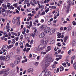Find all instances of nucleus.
<instances>
[{
  "instance_id": "1",
  "label": "nucleus",
  "mask_w": 76,
  "mask_h": 76,
  "mask_svg": "<svg viewBox=\"0 0 76 76\" xmlns=\"http://www.w3.org/2000/svg\"><path fill=\"white\" fill-rule=\"evenodd\" d=\"M40 42L42 44L40 45L38 48L39 51L43 50L44 48H45L46 47L48 41L47 40L45 41L44 40L42 39L40 41Z\"/></svg>"
},
{
  "instance_id": "2",
  "label": "nucleus",
  "mask_w": 76,
  "mask_h": 76,
  "mask_svg": "<svg viewBox=\"0 0 76 76\" xmlns=\"http://www.w3.org/2000/svg\"><path fill=\"white\" fill-rule=\"evenodd\" d=\"M46 62L45 63V69H47L50 65V61H49L48 60L46 59Z\"/></svg>"
},
{
  "instance_id": "3",
  "label": "nucleus",
  "mask_w": 76,
  "mask_h": 76,
  "mask_svg": "<svg viewBox=\"0 0 76 76\" xmlns=\"http://www.w3.org/2000/svg\"><path fill=\"white\" fill-rule=\"evenodd\" d=\"M56 31V28H51L49 34V35H53L54 32H55V31Z\"/></svg>"
},
{
  "instance_id": "4",
  "label": "nucleus",
  "mask_w": 76,
  "mask_h": 76,
  "mask_svg": "<svg viewBox=\"0 0 76 76\" xmlns=\"http://www.w3.org/2000/svg\"><path fill=\"white\" fill-rule=\"evenodd\" d=\"M53 57V56L51 54H48L46 58V60H48L49 61H51V59H52V58Z\"/></svg>"
},
{
  "instance_id": "5",
  "label": "nucleus",
  "mask_w": 76,
  "mask_h": 76,
  "mask_svg": "<svg viewBox=\"0 0 76 76\" xmlns=\"http://www.w3.org/2000/svg\"><path fill=\"white\" fill-rule=\"evenodd\" d=\"M9 69H7L4 71L3 72L4 76H7L9 74Z\"/></svg>"
},
{
  "instance_id": "6",
  "label": "nucleus",
  "mask_w": 76,
  "mask_h": 76,
  "mask_svg": "<svg viewBox=\"0 0 76 76\" xmlns=\"http://www.w3.org/2000/svg\"><path fill=\"white\" fill-rule=\"evenodd\" d=\"M20 62V59L18 57L14 61L15 64H18Z\"/></svg>"
},
{
  "instance_id": "7",
  "label": "nucleus",
  "mask_w": 76,
  "mask_h": 76,
  "mask_svg": "<svg viewBox=\"0 0 76 76\" xmlns=\"http://www.w3.org/2000/svg\"><path fill=\"white\" fill-rule=\"evenodd\" d=\"M45 33L43 32L41 33L39 35V37L40 38H43L44 37H45Z\"/></svg>"
},
{
  "instance_id": "8",
  "label": "nucleus",
  "mask_w": 76,
  "mask_h": 76,
  "mask_svg": "<svg viewBox=\"0 0 76 76\" xmlns=\"http://www.w3.org/2000/svg\"><path fill=\"white\" fill-rule=\"evenodd\" d=\"M50 28L49 27H48L46 29L44 30V31L46 34H48V33H49V31H50Z\"/></svg>"
},
{
  "instance_id": "9",
  "label": "nucleus",
  "mask_w": 76,
  "mask_h": 76,
  "mask_svg": "<svg viewBox=\"0 0 76 76\" xmlns=\"http://www.w3.org/2000/svg\"><path fill=\"white\" fill-rule=\"evenodd\" d=\"M23 58L24 59V60H23L22 61V63H25V62H26V61H28V59L26 58V56H24L23 57Z\"/></svg>"
},
{
  "instance_id": "10",
  "label": "nucleus",
  "mask_w": 76,
  "mask_h": 76,
  "mask_svg": "<svg viewBox=\"0 0 76 76\" xmlns=\"http://www.w3.org/2000/svg\"><path fill=\"white\" fill-rule=\"evenodd\" d=\"M24 37H25L26 39H29V38H31V35H27V34H25Z\"/></svg>"
},
{
  "instance_id": "11",
  "label": "nucleus",
  "mask_w": 76,
  "mask_h": 76,
  "mask_svg": "<svg viewBox=\"0 0 76 76\" xmlns=\"http://www.w3.org/2000/svg\"><path fill=\"white\" fill-rule=\"evenodd\" d=\"M50 74V71H47L45 72L44 75L45 76H48V75H49Z\"/></svg>"
},
{
  "instance_id": "12",
  "label": "nucleus",
  "mask_w": 76,
  "mask_h": 76,
  "mask_svg": "<svg viewBox=\"0 0 76 76\" xmlns=\"http://www.w3.org/2000/svg\"><path fill=\"white\" fill-rule=\"evenodd\" d=\"M50 50H51V46H49L47 47V50L46 51L47 53H48V52L49 51H50Z\"/></svg>"
},
{
  "instance_id": "13",
  "label": "nucleus",
  "mask_w": 76,
  "mask_h": 76,
  "mask_svg": "<svg viewBox=\"0 0 76 76\" xmlns=\"http://www.w3.org/2000/svg\"><path fill=\"white\" fill-rule=\"evenodd\" d=\"M72 46H75L76 45V40H73V42L72 43Z\"/></svg>"
},
{
  "instance_id": "14",
  "label": "nucleus",
  "mask_w": 76,
  "mask_h": 76,
  "mask_svg": "<svg viewBox=\"0 0 76 76\" xmlns=\"http://www.w3.org/2000/svg\"><path fill=\"white\" fill-rule=\"evenodd\" d=\"M10 59V57L9 56V55L7 56L5 58V61H9Z\"/></svg>"
},
{
  "instance_id": "15",
  "label": "nucleus",
  "mask_w": 76,
  "mask_h": 76,
  "mask_svg": "<svg viewBox=\"0 0 76 76\" xmlns=\"http://www.w3.org/2000/svg\"><path fill=\"white\" fill-rule=\"evenodd\" d=\"M8 48V47L7 45H5L2 47V49L3 50H6V49H7V48Z\"/></svg>"
},
{
  "instance_id": "16",
  "label": "nucleus",
  "mask_w": 76,
  "mask_h": 76,
  "mask_svg": "<svg viewBox=\"0 0 76 76\" xmlns=\"http://www.w3.org/2000/svg\"><path fill=\"white\" fill-rule=\"evenodd\" d=\"M10 66L11 67L13 68V67H15V64L13 63H10Z\"/></svg>"
},
{
  "instance_id": "17",
  "label": "nucleus",
  "mask_w": 76,
  "mask_h": 76,
  "mask_svg": "<svg viewBox=\"0 0 76 76\" xmlns=\"http://www.w3.org/2000/svg\"><path fill=\"white\" fill-rule=\"evenodd\" d=\"M20 48H17L16 50V52L17 53H20Z\"/></svg>"
},
{
  "instance_id": "18",
  "label": "nucleus",
  "mask_w": 76,
  "mask_h": 76,
  "mask_svg": "<svg viewBox=\"0 0 76 76\" xmlns=\"http://www.w3.org/2000/svg\"><path fill=\"white\" fill-rule=\"evenodd\" d=\"M59 68H58L57 69H55L54 72L55 73H58V72H59Z\"/></svg>"
},
{
  "instance_id": "19",
  "label": "nucleus",
  "mask_w": 76,
  "mask_h": 76,
  "mask_svg": "<svg viewBox=\"0 0 76 76\" xmlns=\"http://www.w3.org/2000/svg\"><path fill=\"white\" fill-rule=\"evenodd\" d=\"M6 28L7 29H8V30H7V32H9V31L10 29V27L8 26H7L6 27Z\"/></svg>"
},
{
  "instance_id": "20",
  "label": "nucleus",
  "mask_w": 76,
  "mask_h": 76,
  "mask_svg": "<svg viewBox=\"0 0 76 76\" xmlns=\"http://www.w3.org/2000/svg\"><path fill=\"white\" fill-rule=\"evenodd\" d=\"M28 71L29 73H30V72H33L34 69L32 68H30L29 69H28Z\"/></svg>"
},
{
  "instance_id": "21",
  "label": "nucleus",
  "mask_w": 76,
  "mask_h": 76,
  "mask_svg": "<svg viewBox=\"0 0 76 76\" xmlns=\"http://www.w3.org/2000/svg\"><path fill=\"white\" fill-rule=\"evenodd\" d=\"M5 59V57L3 56H1L0 57V60H4Z\"/></svg>"
},
{
  "instance_id": "22",
  "label": "nucleus",
  "mask_w": 76,
  "mask_h": 76,
  "mask_svg": "<svg viewBox=\"0 0 76 76\" xmlns=\"http://www.w3.org/2000/svg\"><path fill=\"white\" fill-rule=\"evenodd\" d=\"M39 6V9H44V6L42 5L41 6V4L38 5Z\"/></svg>"
},
{
  "instance_id": "23",
  "label": "nucleus",
  "mask_w": 76,
  "mask_h": 76,
  "mask_svg": "<svg viewBox=\"0 0 76 76\" xmlns=\"http://www.w3.org/2000/svg\"><path fill=\"white\" fill-rule=\"evenodd\" d=\"M67 37H64V42H66L67 40Z\"/></svg>"
},
{
  "instance_id": "24",
  "label": "nucleus",
  "mask_w": 76,
  "mask_h": 76,
  "mask_svg": "<svg viewBox=\"0 0 76 76\" xmlns=\"http://www.w3.org/2000/svg\"><path fill=\"white\" fill-rule=\"evenodd\" d=\"M16 22V19L15 18H13L12 20V23H13L15 24Z\"/></svg>"
},
{
  "instance_id": "25",
  "label": "nucleus",
  "mask_w": 76,
  "mask_h": 76,
  "mask_svg": "<svg viewBox=\"0 0 76 76\" xmlns=\"http://www.w3.org/2000/svg\"><path fill=\"white\" fill-rule=\"evenodd\" d=\"M34 51L37 52L38 51H39V50L38 49V48H35L34 49Z\"/></svg>"
},
{
  "instance_id": "26",
  "label": "nucleus",
  "mask_w": 76,
  "mask_h": 76,
  "mask_svg": "<svg viewBox=\"0 0 76 76\" xmlns=\"http://www.w3.org/2000/svg\"><path fill=\"white\" fill-rule=\"evenodd\" d=\"M73 67L76 70V63H75L73 65Z\"/></svg>"
},
{
  "instance_id": "27",
  "label": "nucleus",
  "mask_w": 76,
  "mask_h": 76,
  "mask_svg": "<svg viewBox=\"0 0 76 76\" xmlns=\"http://www.w3.org/2000/svg\"><path fill=\"white\" fill-rule=\"evenodd\" d=\"M17 22V25L18 26H19L20 25V21L19 20H18Z\"/></svg>"
},
{
  "instance_id": "28",
  "label": "nucleus",
  "mask_w": 76,
  "mask_h": 76,
  "mask_svg": "<svg viewBox=\"0 0 76 76\" xmlns=\"http://www.w3.org/2000/svg\"><path fill=\"white\" fill-rule=\"evenodd\" d=\"M13 45H10L8 47V49H9V48H12V47H13Z\"/></svg>"
},
{
  "instance_id": "29",
  "label": "nucleus",
  "mask_w": 76,
  "mask_h": 76,
  "mask_svg": "<svg viewBox=\"0 0 76 76\" xmlns=\"http://www.w3.org/2000/svg\"><path fill=\"white\" fill-rule=\"evenodd\" d=\"M30 4L32 5V6H35V4H34L33 2H32V1H31L30 2Z\"/></svg>"
},
{
  "instance_id": "30",
  "label": "nucleus",
  "mask_w": 76,
  "mask_h": 76,
  "mask_svg": "<svg viewBox=\"0 0 76 76\" xmlns=\"http://www.w3.org/2000/svg\"><path fill=\"white\" fill-rule=\"evenodd\" d=\"M38 63H39L38 62H37L35 63L34 66H36V67L38 65Z\"/></svg>"
},
{
  "instance_id": "31",
  "label": "nucleus",
  "mask_w": 76,
  "mask_h": 76,
  "mask_svg": "<svg viewBox=\"0 0 76 76\" xmlns=\"http://www.w3.org/2000/svg\"><path fill=\"white\" fill-rule=\"evenodd\" d=\"M39 17V14H37V15H36L35 16H34V18H38Z\"/></svg>"
},
{
  "instance_id": "32",
  "label": "nucleus",
  "mask_w": 76,
  "mask_h": 76,
  "mask_svg": "<svg viewBox=\"0 0 76 76\" xmlns=\"http://www.w3.org/2000/svg\"><path fill=\"white\" fill-rule=\"evenodd\" d=\"M60 71H63L64 70V68L62 66L60 67Z\"/></svg>"
},
{
  "instance_id": "33",
  "label": "nucleus",
  "mask_w": 76,
  "mask_h": 76,
  "mask_svg": "<svg viewBox=\"0 0 76 76\" xmlns=\"http://www.w3.org/2000/svg\"><path fill=\"white\" fill-rule=\"evenodd\" d=\"M26 45L28 47H31V45H29V44L27 43L26 44Z\"/></svg>"
},
{
  "instance_id": "34",
  "label": "nucleus",
  "mask_w": 76,
  "mask_h": 76,
  "mask_svg": "<svg viewBox=\"0 0 76 76\" xmlns=\"http://www.w3.org/2000/svg\"><path fill=\"white\" fill-rule=\"evenodd\" d=\"M54 42H55L53 40L51 41L50 42V44H54Z\"/></svg>"
},
{
  "instance_id": "35",
  "label": "nucleus",
  "mask_w": 76,
  "mask_h": 76,
  "mask_svg": "<svg viewBox=\"0 0 76 76\" xmlns=\"http://www.w3.org/2000/svg\"><path fill=\"white\" fill-rule=\"evenodd\" d=\"M61 34L60 33H59V34H58L57 36H58V37L57 38H61Z\"/></svg>"
},
{
  "instance_id": "36",
  "label": "nucleus",
  "mask_w": 76,
  "mask_h": 76,
  "mask_svg": "<svg viewBox=\"0 0 76 76\" xmlns=\"http://www.w3.org/2000/svg\"><path fill=\"white\" fill-rule=\"evenodd\" d=\"M31 35L33 37V38H34V37H35V33H33L31 34Z\"/></svg>"
},
{
  "instance_id": "37",
  "label": "nucleus",
  "mask_w": 76,
  "mask_h": 76,
  "mask_svg": "<svg viewBox=\"0 0 76 76\" xmlns=\"http://www.w3.org/2000/svg\"><path fill=\"white\" fill-rule=\"evenodd\" d=\"M45 14V11H43L42 12V13L40 14V15H44Z\"/></svg>"
},
{
  "instance_id": "38",
  "label": "nucleus",
  "mask_w": 76,
  "mask_h": 76,
  "mask_svg": "<svg viewBox=\"0 0 76 76\" xmlns=\"http://www.w3.org/2000/svg\"><path fill=\"white\" fill-rule=\"evenodd\" d=\"M12 44H15V39H13L12 41Z\"/></svg>"
},
{
  "instance_id": "39",
  "label": "nucleus",
  "mask_w": 76,
  "mask_h": 76,
  "mask_svg": "<svg viewBox=\"0 0 76 76\" xmlns=\"http://www.w3.org/2000/svg\"><path fill=\"white\" fill-rule=\"evenodd\" d=\"M41 28L42 29H44V28H45V25H42L41 26Z\"/></svg>"
},
{
  "instance_id": "40",
  "label": "nucleus",
  "mask_w": 76,
  "mask_h": 76,
  "mask_svg": "<svg viewBox=\"0 0 76 76\" xmlns=\"http://www.w3.org/2000/svg\"><path fill=\"white\" fill-rule=\"evenodd\" d=\"M17 70L18 73H19V68L18 66L17 67Z\"/></svg>"
},
{
  "instance_id": "41",
  "label": "nucleus",
  "mask_w": 76,
  "mask_h": 76,
  "mask_svg": "<svg viewBox=\"0 0 76 76\" xmlns=\"http://www.w3.org/2000/svg\"><path fill=\"white\" fill-rule=\"evenodd\" d=\"M5 15L6 16H8V15H9V12H5Z\"/></svg>"
},
{
  "instance_id": "42",
  "label": "nucleus",
  "mask_w": 76,
  "mask_h": 76,
  "mask_svg": "<svg viewBox=\"0 0 76 76\" xmlns=\"http://www.w3.org/2000/svg\"><path fill=\"white\" fill-rule=\"evenodd\" d=\"M48 11H49V8H48L45 10V12L46 13H47V12H48Z\"/></svg>"
},
{
  "instance_id": "43",
  "label": "nucleus",
  "mask_w": 76,
  "mask_h": 76,
  "mask_svg": "<svg viewBox=\"0 0 76 76\" xmlns=\"http://www.w3.org/2000/svg\"><path fill=\"white\" fill-rule=\"evenodd\" d=\"M27 12H31V9H28L27 10Z\"/></svg>"
},
{
  "instance_id": "44",
  "label": "nucleus",
  "mask_w": 76,
  "mask_h": 76,
  "mask_svg": "<svg viewBox=\"0 0 76 76\" xmlns=\"http://www.w3.org/2000/svg\"><path fill=\"white\" fill-rule=\"evenodd\" d=\"M7 7H9L10 6V4L7 3Z\"/></svg>"
},
{
  "instance_id": "45",
  "label": "nucleus",
  "mask_w": 76,
  "mask_h": 76,
  "mask_svg": "<svg viewBox=\"0 0 76 76\" xmlns=\"http://www.w3.org/2000/svg\"><path fill=\"white\" fill-rule=\"evenodd\" d=\"M70 9H69V7H68V8L66 9V12L67 13H69V10Z\"/></svg>"
},
{
  "instance_id": "46",
  "label": "nucleus",
  "mask_w": 76,
  "mask_h": 76,
  "mask_svg": "<svg viewBox=\"0 0 76 76\" xmlns=\"http://www.w3.org/2000/svg\"><path fill=\"white\" fill-rule=\"evenodd\" d=\"M36 36H38V35H39V33H38V32H37L36 33H34Z\"/></svg>"
},
{
  "instance_id": "47",
  "label": "nucleus",
  "mask_w": 76,
  "mask_h": 76,
  "mask_svg": "<svg viewBox=\"0 0 76 76\" xmlns=\"http://www.w3.org/2000/svg\"><path fill=\"white\" fill-rule=\"evenodd\" d=\"M71 60H74V59H75V56H73L72 57Z\"/></svg>"
},
{
  "instance_id": "48",
  "label": "nucleus",
  "mask_w": 76,
  "mask_h": 76,
  "mask_svg": "<svg viewBox=\"0 0 76 76\" xmlns=\"http://www.w3.org/2000/svg\"><path fill=\"white\" fill-rule=\"evenodd\" d=\"M66 63H64L62 64V65L64 66V67H66Z\"/></svg>"
},
{
  "instance_id": "49",
  "label": "nucleus",
  "mask_w": 76,
  "mask_h": 76,
  "mask_svg": "<svg viewBox=\"0 0 76 76\" xmlns=\"http://www.w3.org/2000/svg\"><path fill=\"white\" fill-rule=\"evenodd\" d=\"M1 12L2 13H4V12H5V10H4V8H2V9Z\"/></svg>"
},
{
  "instance_id": "50",
  "label": "nucleus",
  "mask_w": 76,
  "mask_h": 76,
  "mask_svg": "<svg viewBox=\"0 0 76 76\" xmlns=\"http://www.w3.org/2000/svg\"><path fill=\"white\" fill-rule=\"evenodd\" d=\"M68 54H69V55L71 54H72V52H71V50H69L68 52Z\"/></svg>"
},
{
  "instance_id": "51",
  "label": "nucleus",
  "mask_w": 76,
  "mask_h": 76,
  "mask_svg": "<svg viewBox=\"0 0 76 76\" xmlns=\"http://www.w3.org/2000/svg\"><path fill=\"white\" fill-rule=\"evenodd\" d=\"M63 34H64V33H62V35L61 36V38H64V35H63Z\"/></svg>"
},
{
  "instance_id": "52",
  "label": "nucleus",
  "mask_w": 76,
  "mask_h": 76,
  "mask_svg": "<svg viewBox=\"0 0 76 76\" xmlns=\"http://www.w3.org/2000/svg\"><path fill=\"white\" fill-rule=\"evenodd\" d=\"M52 67L53 68H56V65L55 64H53L52 66Z\"/></svg>"
},
{
  "instance_id": "53",
  "label": "nucleus",
  "mask_w": 76,
  "mask_h": 76,
  "mask_svg": "<svg viewBox=\"0 0 76 76\" xmlns=\"http://www.w3.org/2000/svg\"><path fill=\"white\" fill-rule=\"evenodd\" d=\"M33 3H34V4H37V1L35 0H33Z\"/></svg>"
},
{
  "instance_id": "54",
  "label": "nucleus",
  "mask_w": 76,
  "mask_h": 76,
  "mask_svg": "<svg viewBox=\"0 0 76 76\" xmlns=\"http://www.w3.org/2000/svg\"><path fill=\"white\" fill-rule=\"evenodd\" d=\"M76 22H75V21H73L72 22V23H73V25H76Z\"/></svg>"
},
{
  "instance_id": "55",
  "label": "nucleus",
  "mask_w": 76,
  "mask_h": 76,
  "mask_svg": "<svg viewBox=\"0 0 76 76\" xmlns=\"http://www.w3.org/2000/svg\"><path fill=\"white\" fill-rule=\"evenodd\" d=\"M33 42H34V41L33 40H31L30 42V44L31 45V44H33Z\"/></svg>"
},
{
  "instance_id": "56",
  "label": "nucleus",
  "mask_w": 76,
  "mask_h": 76,
  "mask_svg": "<svg viewBox=\"0 0 76 76\" xmlns=\"http://www.w3.org/2000/svg\"><path fill=\"white\" fill-rule=\"evenodd\" d=\"M10 9H14V8L12 6H11L10 7Z\"/></svg>"
},
{
  "instance_id": "57",
  "label": "nucleus",
  "mask_w": 76,
  "mask_h": 76,
  "mask_svg": "<svg viewBox=\"0 0 76 76\" xmlns=\"http://www.w3.org/2000/svg\"><path fill=\"white\" fill-rule=\"evenodd\" d=\"M4 8L5 9H7V5H5V6L4 7Z\"/></svg>"
},
{
  "instance_id": "58",
  "label": "nucleus",
  "mask_w": 76,
  "mask_h": 76,
  "mask_svg": "<svg viewBox=\"0 0 76 76\" xmlns=\"http://www.w3.org/2000/svg\"><path fill=\"white\" fill-rule=\"evenodd\" d=\"M48 25H51V22L50 21H48Z\"/></svg>"
},
{
  "instance_id": "59",
  "label": "nucleus",
  "mask_w": 76,
  "mask_h": 76,
  "mask_svg": "<svg viewBox=\"0 0 76 76\" xmlns=\"http://www.w3.org/2000/svg\"><path fill=\"white\" fill-rule=\"evenodd\" d=\"M14 6H15V7H17L18 6V4H13V5Z\"/></svg>"
},
{
  "instance_id": "60",
  "label": "nucleus",
  "mask_w": 76,
  "mask_h": 76,
  "mask_svg": "<svg viewBox=\"0 0 76 76\" xmlns=\"http://www.w3.org/2000/svg\"><path fill=\"white\" fill-rule=\"evenodd\" d=\"M32 21H30V23L29 25L30 26H32Z\"/></svg>"
},
{
  "instance_id": "61",
  "label": "nucleus",
  "mask_w": 76,
  "mask_h": 76,
  "mask_svg": "<svg viewBox=\"0 0 76 76\" xmlns=\"http://www.w3.org/2000/svg\"><path fill=\"white\" fill-rule=\"evenodd\" d=\"M54 64H57V63H58L57 62V61H55L54 63H53Z\"/></svg>"
},
{
  "instance_id": "62",
  "label": "nucleus",
  "mask_w": 76,
  "mask_h": 76,
  "mask_svg": "<svg viewBox=\"0 0 76 76\" xmlns=\"http://www.w3.org/2000/svg\"><path fill=\"white\" fill-rule=\"evenodd\" d=\"M51 9H56V7L54 6H52Z\"/></svg>"
},
{
  "instance_id": "63",
  "label": "nucleus",
  "mask_w": 76,
  "mask_h": 76,
  "mask_svg": "<svg viewBox=\"0 0 76 76\" xmlns=\"http://www.w3.org/2000/svg\"><path fill=\"white\" fill-rule=\"evenodd\" d=\"M23 36L22 35H21L20 39H23Z\"/></svg>"
},
{
  "instance_id": "64",
  "label": "nucleus",
  "mask_w": 76,
  "mask_h": 76,
  "mask_svg": "<svg viewBox=\"0 0 76 76\" xmlns=\"http://www.w3.org/2000/svg\"><path fill=\"white\" fill-rule=\"evenodd\" d=\"M11 42V40H9L8 41V44H10V43Z\"/></svg>"
}]
</instances>
